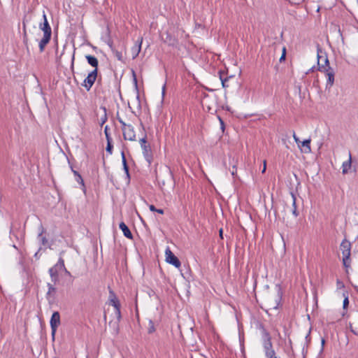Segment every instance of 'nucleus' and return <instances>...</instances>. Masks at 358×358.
<instances>
[{
    "label": "nucleus",
    "instance_id": "nucleus-1",
    "mask_svg": "<svg viewBox=\"0 0 358 358\" xmlns=\"http://www.w3.org/2000/svg\"><path fill=\"white\" fill-rule=\"evenodd\" d=\"M340 249L343 255V263L345 268H348L351 264V243L347 239H343L340 245Z\"/></svg>",
    "mask_w": 358,
    "mask_h": 358
},
{
    "label": "nucleus",
    "instance_id": "nucleus-2",
    "mask_svg": "<svg viewBox=\"0 0 358 358\" xmlns=\"http://www.w3.org/2000/svg\"><path fill=\"white\" fill-rule=\"evenodd\" d=\"M324 62L326 64L325 66L320 65L319 64V70L320 71L323 72L324 73L326 78H327L326 87L331 88L334 83L335 73H334V69L329 66L328 59L326 58L324 60Z\"/></svg>",
    "mask_w": 358,
    "mask_h": 358
},
{
    "label": "nucleus",
    "instance_id": "nucleus-3",
    "mask_svg": "<svg viewBox=\"0 0 358 358\" xmlns=\"http://www.w3.org/2000/svg\"><path fill=\"white\" fill-rule=\"evenodd\" d=\"M122 124V130L123 136L125 140L134 141L136 140V134L134 131V127L130 124H126L122 120H120Z\"/></svg>",
    "mask_w": 358,
    "mask_h": 358
},
{
    "label": "nucleus",
    "instance_id": "nucleus-4",
    "mask_svg": "<svg viewBox=\"0 0 358 358\" xmlns=\"http://www.w3.org/2000/svg\"><path fill=\"white\" fill-rule=\"evenodd\" d=\"M166 262L170 264H172L176 268H180L181 263L178 258L171 252L169 248H167L165 250Z\"/></svg>",
    "mask_w": 358,
    "mask_h": 358
},
{
    "label": "nucleus",
    "instance_id": "nucleus-5",
    "mask_svg": "<svg viewBox=\"0 0 358 358\" xmlns=\"http://www.w3.org/2000/svg\"><path fill=\"white\" fill-rule=\"evenodd\" d=\"M50 324L51 327L52 336L54 338L57 329L60 324V315L59 312L55 311L52 313L50 318Z\"/></svg>",
    "mask_w": 358,
    "mask_h": 358
},
{
    "label": "nucleus",
    "instance_id": "nucleus-6",
    "mask_svg": "<svg viewBox=\"0 0 358 358\" xmlns=\"http://www.w3.org/2000/svg\"><path fill=\"white\" fill-rule=\"evenodd\" d=\"M97 77V69L91 71L84 80L83 85L87 90H90L94 83Z\"/></svg>",
    "mask_w": 358,
    "mask_h": 358
},
{
    "label": "nucleus",
    "instance_id": "nucleus-7",
    "mask_svg": "<svg viewBox=\"0 0 358 358\" xmlns=\"http://www.w3.org/2000/svg\"><path fill=\"white\" fill-rule=\"evenodd\" d=\"M43 22L39 24V28L43 31V36H51V27L48 22L46 15L43 11Z\"/></svg>",
    "mask_w": 358,
    "mask_h": 358
},
{
    "label": "nucleus",
    "instance_id": "nucleus-8",
    "mask_svg": "<svg viewBox=\"0 0 358 358\" xmlns=\"http://www.w3.org/2000/svg\"><path fill=\"white\" fill-rule=\"evenodd\" d=\"M143 42V38L141 37L138 39V41L136 42L134 45L131 49V56L133 59H135L138 57V54L141 52V45Z\"/></svg>",
    "mask_w": 358,
    "mask_h": 358
},
{
    "label": "nucleus",
    "instance_id": "nucleus-9",
    "mask_svg": "<svg viewBox=\"0 0 358 358\" xmlns=\"http://www.w3.org/2000/svg\"><path fill=\"white\" fill-rule=\"evenodd\" d=\"M310 142V138L306 139L303 141H301L298 147L302 152L306 154L310 153L311 152Z\"/></svg>",
    "mask_w": 358,
    "mask_h": 358
},
{
    "label": "nucleus",
    "instance_id": "nucleus-10",
    "mask_svg": "<svg viewBox=\"0 0 358 358\" xmlns=\"http://www.w3.org/2000/svg\"><path fill=\"white\" fill-rule=\"evenodd\" d=\"M264 348L266 350V355L268 358L276 357L275 356V352L272 349V343H271L269 338H268L267 341L265 342V343H264Z\"/></svg>",
    "mask_w": 358,
    "mask_h": 358
},
{
    "label": "nucleus",
    "instance_id": "nucleus-11",
    "mask_svg": "<svg viewBox=\"0 0 358 358\" xmlns=\"http://www.w3.org/2000/svg\"><path fill=\"white\" fill-rule=\"evenodd\" d=\"M352 167V155L350 152H348V159L342 164V173L347 174L349 173Z\"/></svg>",
    "mask_w": 358,
    "mask_h": 358
},
{
    "label": "nucleus",
    "instance_id": "nucleus-12",
    "mask_svg": "<svg viewBox=\"0 0 358 358\" xmlns=\"http://www.w3.org/2000/svg\"><path fill=\"white\" fill-rule=\"evenodd\" d=\"M141 147V149L143 150V154L145 158V159L150 163L152 155H151V150L150 147L149 145H143Z\"/></svg>",
    "mask_w": 358,
    "mask_h": 358
},
{
    "label": "nucleus",
    "instance_id": "nucleus-13",
    "mask_svg": "<svg viewBox=\"0 0 358 358\" xmlns=\"http://www.w3.org/2000/svg\"><path fill=\"white\" fill-rule=\"evenodd\" d=\"M119 227H120V229L123 232V234L125 237H127L129 239L133 238L131 232L130 231L129 229L128 228V227L126 225V224L124 222H120Z\"/></svg>",
    "mask_w": 358,
    "mask_h": 358
},
{
    "label": "nucleus",
    "instance_id": "nucleus-14",
    "mask_svg": "<svg viewBox=\"0 0 358 358\" xmlns=\"http://www.w3.org/2000/svg\"><path fill=\"white\" fill-rule=\"evenodd\" d=\"M54 267L58 269L59 271L63 270L65 272V273L70 275L69 271H68L67 269L65 268L64 261L62 257H59L57 263L54 266Z\"/></svg>",
    "mask_w": 358,
    "mask_h": 358
},
{
    "label": "nucleus",
    "instance_id": "nucleus-15",
    "mask_svg": "<svg viewBox=\"0 0 358 358\" xmlns=\"http://www.w3.org/2000/svg\"><path fill=\"white\" fill-rule=\"evenodd\" d=\"M85 58H86L87 62L92 66L95 68L94 69H97L99 62H98V59L95 57L88 55L85 56Z\"/></svg>",
    "mask_w": 358,
    "mask_h": 358
},
{
    "label": "nucleus",
    "instance_id": "nucleus-16",
    "mask_svg": "<svg viewBox=\"0 0 358 358\" xmlns=\"http://www.w3.org/2000/svg\"><path fill=\"white\" fill-rule=\"evenodd\" d=\"M51 36H43L42 39L39 41L40 51L43 52L45 45L49 43Z\"/></svg>",
    "mask_w": 358,
    "mask_h": 358
},
{
    "label": "nucleus",
    "instance_id": "nucleus-17",
    "mask_svg": "<svg viewBox=\"0 0 358 358\" xmlns=\"http://www.w3.org/2000/svg\"><path fill=\"white\" fill-rule=\"evenodd\" d=\"M108 301H109V304L113 306V305L116 304V303H117L119 301L115 292L111 289L109 290Z\"/></svg>",
    "mask_w": 358,
    "mask_h": 358
},
{
    "label": "nucleus",
    "instance_id": "nucleus-18",
    "mask_svg": "<svg viewBox=\"0 0 358 358\" xmlns=\"http://www.w3.org/2000/svg\"><path fill=\"white\" fill-rule=\"evenodd\" d=\"M59 272L58 269L55 268L54 266L49 269V273L53 281L55 282L57 280Z\"/></svg>",
    "mask_w": 358,
    "mask_h": 358
},
{
    "label": "nucleus",
    "instance_id": "nucleus-19",
    "mask_svg": "<svg viewBox=\"0 0 358 358\" xmlns=\"http://www.w3.org/2000/svg\"><path fill=\"white\" fill-rule=\"evenodd\" d=\"M113 307L115 308V313L117 317V319L118 321L121 319V311H120V301L116 303V304L113 305Z\"/></svg>",
    "mask_w": 358,
    "mask_h": 358
},
{
    "label": "nucleus",
    "instance_id": "nucleus-20",
    "mask_svg": "<svg viewBox=\"0 0 358 358\" xmlns=\"http://www.w3.org/2000/svg\"><path fill=\"white\" fill-rule=\"evenodd\" d=\"M350 327L355 335H358V319L350 323Z\"/></svg>",
    "mask_w": 358,
    "mask_h": 358
},
{
    "label": "nucleus",
    "instance_id": "nucleus-21",
    "mask_svg": "<svg viewBox=\"0 0 358 358\" xmlns=\"http://www.w3.org/2000/svg\"><path fill=\"white\" fill-rule=\"evenodd\" d=\"M103 114L101 115L100 119H99V124L101 126H102L106 121H107V114H106V108H103Z\"/></svg>",
    "mask_w": 358,
    "mask_h": 358
},
{
    "label": "nucleus",
    "instance_id": "nucleus-22",
    "mask_svg": "<svg viewBox=\"0 0 358 358\" xmlns=\"http://www.w3.org/2000/svg\"><path fill=\"white\" fill-rule=\"evenodd\" d=\"M291 196L292 199V206H293L292 213L294 216L296 217L298 215V213H297L296 206V197H295L294 194L292 193L291 194Z\"/></svg>",
    "mask_w": 358,
    "mask_h": 358
},
{
    "label": "nucleus",
    "instance_id": "nucleus-23",
    "mask_svg": "<svg viewBox=\"0 0 358 358\" xmlns=\"http://www.w3.org/2000/svg\"><path fill=\"white\" fill-rule=\"evenodd\" d=\"M48 291L47 295L54 296V295L56 292V288L52 285H51L50 283L48 284Z\"/></svg>",
    "mask_w": 358,
    "mask_h": 358
},
{
    "label": "nucleus",
    "instance_id": "nucleus-24",
    "mask_svg": "<svg viewBox=\"0 0 358 358\" xmlns=\"http://www.w3.org/2000/svg\"><path fill=\"white\" fill-rule=\"evenodd\" d=\"M122 164L124 166V169L127 175L129 176V169H128V166L127 164V161H126V158H125L124 152L122 153Z\"/></svg>",
    "mask_w": 358,
    "mask_h": 358
},
{
    "label": "nucleus",
    "instance_id": "nucleus-25",
    "mask_svg": "<svg viewBox=\"0 0 358 358\" xmlns=\"http://www.w3.org/2000/svg\"><path fill=\"white\" fill-rule=\"evenodd\" d=\"M149 324H150V327L148 328V333L152 334L155 331V329L154 327V324L152 321H150Z\"/></svg>",
    "mask_w": 358,
    "mask_h": 358
},
{
    "label": "nucleus",
    "instance_id": "nucleus-26",
    "mask_svg": "<svg viewBox=\"0 0 358 358\" xmlns=\"http://www.w3.org/2000/svg\"><path fill=\"white\" fill-rule=\"evenodd\" d=\"M76 180L77 182L81 184L83 186H84V181L82 178V176L80 175H78L76 177Z\"/></svg>",
    "mask_w": 358,
    "mask_h": 358
},
{
    "label": "nucleus",
    "instance_id": "nucleus-27",
    "mask_svg": "<svg viewBox=\"0 0 358 358\" xmlns=\"http://www.w3.org/2000/svg\"><path fill=\"white\" fill-rule=\"evenodd\" d=\"M285 55H286V48L283 47L282 55H281V57L280 58V62L285 59Z\"/></svg>",
    "mask_w": 358,
    "mask_h": 358
},
{
    "label": "nucleus",
    "instance_id": "nucleus-28",
    "mask_svg": "<svg viewBox=\"0 0 358 358\" xmlns=\"http://www.w3.org/2000/svg\"><path fill=\"white\" fill-rule=\"evenodd\" d=\"M107 141H108V144H107V147H106V151L110 152V153H111L112 152L113 145L110 143V140H108Z\"/></svg>",
    "mask_w": 358,
    "mask_h": 358
},
{
    "label": "nucleus",
    "instance_id": "nucleus-29",
    "mask_svg": "<svg viewBox=\"0 0 358 358\" xmlns=\"http://www.w3.org/2000/svg\"><path fill=\"white\" fill-rule=\"evenodd\" d=\"M114 54L118 60H122V55L121 52H120L118 51H115V52H114Z\"/></svg>",
    "mask_w": 358,
    "mask_h": 358
},
{
    "label": "nucleus",
    "instance_id": "nucleus-30",
    "mask_svg": "<svg viewBox=\"0 0 358 358\" xmlns=\"http://www.w3.org/2000/svg\"><path fill=\"white\" fill-rule=\"evenodd\" d=\"M108 127L106 126L105 128H104V133L106 134V137L107 141L110 140V136H109V134L108 133Z\"/></svg>",
    "mask_w": 358,
    "mask_h": 358
},
{
    "label": "nucleus",
    "instance_id": "nucleus-31",
    "mask_svg": "<svg viewBox=\"0 0 358 358\" xmlns=\"http://www.w3.org/2000/svg\"><path fill=\"white\" fill-rule=\"evenodd\" d=\"M293 138L295 141V142L297 143L298 145H299V143H301V141L299 138L296 136L295 132H293Z\"/></svg>",
    "mask_w": 358,
    "mask_h": 358
},
{
    "label": "nucleus",
    "instance_id": "nucleus-32",
    "mask_svg": "<svg viewBox=\"0 0 358 358\" xmlns=\"http://www.w3.org/2000/svg\"><path fill=\"white\" fill-rule=\"evenodd\" d=\"M349 303L348 298L345 297L343 300V308H345Z\"/></svg>",
    "mask_w": 358,
    "mask_h": 358
},
{
    "label": "nucleus",
    "instance_id": "nucleus-33",
    "mask_svg": "<svg viewBox=\"0 0 358 358\" xmlns=\"http://www.w3.org/2000/svg\"><path fill=\"white\" fill-rule=\"evenodd\" d=\"M140 144H141V146H142L143 145H147V141H146L145 138H143L140 139Z\"/></svg>",
    "mask_w": 358,
    "mask_h": 358
},
{
    "label": "nucleus",
    "instance_id": "nucleus-34",
    "mask_svg": "<svg viewBox=\"0 0 358 358\" xmlns=\"http://www.w3.org/2000/svg\"><path fill=\"white\" fill-rule=\"evenodd\" d=\"M149 208L152 212H156L157 211V208L153 205H150L149 206Z\"/></svg>",
    "mask_w": 358,
    "mask_h": 358
},
{
    "label": "nucleus",
    "instance_id": "nucleus-35",
    "mask_svg": "<svg viewBox=\"0 0 358 358\" xmlns=\"http://www.w3.org/2000/svg\"><path fill=\"white\" fill-rule=\"evenodd\" d=\"M266 160H264V167L262 168V172L264 173L266 171Z\"/></svg>",
    "mask_w": 358,
    "mask_h": 358
},
{
    "label": "nucleus",
    "instance_id": "nucleus-36",
    "mask_svg": "<svg viewBox=\"0 0 358 358\" xmlns=\"http://www.w3.org/2000/svg\"><path fill=\"white\" fill-rule=\"evenodd\" d=\"M166 85H164L162 87V96H164L165 94Z\"/></svg>",
    "mask_w": 358,
    "mask_h": 358
},
{
    "label": "nucleus",
    "instance_id": "nucleus-37",
    "mask_svg": "<svg viewBox=\"0 0 358 358\" xmlns=\"http://www.w3.org/2000/svg\"><path fill=\"white\" fill-rule=\"evenodd\" d=\"M72 169V171H73V174H74V176H75L76 177L78 175H80V173H79L78 171H76L73 170V169Z\"/></svg>",
    "mask_w": 358,
    "mask_h": 358
},
{
    "label": "nucleus",
    "instance_id": "nucleus-38",
    "mask_svg": "<svg viewBox=\"0 0 358 358\" xmlns=\"http://www.w3.org/2000/svg\"><path fill=\"white\" fill-rule=\"evenodd\" d=\"M159 214H164V210L162 209H157V211Z\"/></svg>",
    "mask_w": 358,
    "mask_h": 358
},
{
    "label": "nucleus",
    "instance_id": "nucleus-39",
    "mask_svg": "<svg viewBox=\"0 0 358 358\" xmlns=\"http://www.w3.org/2000/svg\"><path fill=\"white\" fill-rule=\"evenodd\" d=\"M337 285H338V287H343V282H340V281H337Z\"/></svg>",
    "mask_w": 358,
    "mask_h": 358
},
{
    "label": "nucleus",
    "instance_id": "nucleus-40",
    "mask_svg": "<svg viewBox=\"0 0 358 358\" xmlns=\"http://www.w3.org/2000/svg\"><path fill=\"white\" fill-rule=\"evenodd\" d=\"M235 173H236V167H235V166H234V167H233V171H231V174H232L233 176H234V175H235Z\"/></svg>",
    "mask_w": 358,
    "mask_h": 358
},
{
    "label": "nucleus",
    "instance_id": "nucleus-41",
    "mask_svg": "<svg viewBox=\"0 0 358 358\" xmlns=\"http://www.w3.org/2000/svg\"><path fill=\"white\" fill-rule=\"evenodd\" d=\"M220 122H221L222 126H223V124H224L223 121H222L221 119H220Z\"/></svg>",
    "mask_w": 358,
    "mask_h": 358
},
{
    "label": "nucleus",
    "instance_id": "nucleus-42",
    "mask_svg": "<svg viewBox=\"0 0 358 358\" xmlns=\"http://www.w3.org/2000/svg\"><path fill=\"white\" fill-rule=\"evenodd\" d=\"M73 61H74V55H73V57H72V64H73Z\"/></svg>",
    "mask_w": 358,
    "mask_h": 358
},
{
    "label": "nucleus",
    "instance_id": "nucleus-43",
    "mask_svg": "<svg viewBox=\"0 0 358 358\" xmlns=\"http://www.w3.org/2000/svg\"><path fill=\"white\" fill-rule=\"evenodd\" d=\"M322 345H324V339H322Z\"/></svg>",
    "mask_w": 358,
    "mask_h": 358
},
{
    "label": "nucleus",
    "instance_id": "nucleus-44",
    "mask_svg": "<svg viewBox=\"0 0 358 358\" xmlns=\"http://www.w3.org/2000/svg\"><path fill=\"white\" fill-rule=\"evenodd\" d=\"M220 236H222V230H220Z\"/></svg>",
    "mask_w": 358,
    "mask_h": 358
},
{
    "label": "nucleus",
    "instance_id": "nucleus-45",
    "mask_svg": "<svg viewBox=\"0 0 358 358\" xmlns=\"http://www.w3.org/2000/svg\"><path fill=\"white\" fill-rule=\"evenodd\" d=\"M274 358H277V357H274Z\"/></svg>",
    "mask_w": 358,
    "mask_h": 358
},
{
    "label": "nucleus",
    "instance_id": "nucleus-46",
    "mask_svg": "<svg viewBox=\"0 0 358 358\" xmlns=\"http://www.w3.org/2000/svg\"><path fill=\"white\" fill-rule=\"evenodd\" d=\"M357 1H358V0H357Z\"/></svg>",
    "mask_w": 358,
    "mask_h": 358
}]
</instances>
